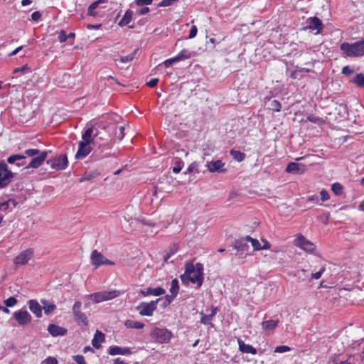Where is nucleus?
I'll return each instance as SVG.
<instances>
[{"instance_id": "44", "label": "nucleus", "mask_w": 364, "mask_h": 364, "mask_svg": "<svg viewBox=\"0 0 364 364\" xmlns=\"http://www.w3.org/2000/svg\"><path fill=\"white\" fill-rule=\"evenodd\" d=\"M4 303L7 307H12L18 303V300L14 296H10L4 300Z\"/></svg>"}, {"instance_id": "36", "label": "nucleus", "mask_w": 364, "mask_h": 364, "mask_svg": "<svg viewBox=\"0 0 364 364\" xmlns=\"http://www.w3.org/2000/svg\"><path fill=\"white\" fill-rule=\"evenodd\" d=\"M353 82L358 87L364 88V75L362 73L356 75L353 79Z\"/></svg>"}, {"instance_id": "62", "label": "nucleus", "mask_w": 364, "mask_h": 364, "mask_svg": "<svg viewBox=\"0 0 364 364\" xmlns=\"http://www.w3.org/2000/svg\"><path fill=\"white\" fill-rule=\"evenodd\" d=\"M182 248L181 245L180 243H173L172 245L170 247V250L171 251H173V250H178V249H181Z\"/></svg>"}, {"instance_id": "11", "label": "nucleus", "mask_w": 364, "mask_h": 364, "mask_svg": "<svg viewBox=\"0 0 364 364\" xmlns=\"http://www.w3.org/2000/svg\"><path fill=\"white\" fill-rule=\"evenodd\" d=\"M294 245L302 250H315L316 245L308 240L304 235L299 234L294 240Z\"/></svg>"}, {"instance_id": "41", "label": "nucleus", "mask_w": 364, "mask_h": 364, "mask_svg": "<svg viewBox=\"0 0 364 364\" xmlns=\"http://www.w3.org/2000/svg\"><path fill=\"white\" fill-rule=\"evenodd\" d=\"M343 186L339 183H335L331 186L332 191L335 193L336 196H340L342 193L343 191Z\"/></svg>"}, {"instance_id": "38", "label": "nucleus", "mask_w": 364, "mask_h": 364, "mask_svg": "<svg viewBox=\"0 0 364 364\" xmlns=\"http://www.w3.org/2000/svg\"><path fill=\"white\" fill-rule=\"evenodd\" d=\"M191 57L190 53L186 50H181L176 56H175V58L177 62L188 59Z\"/></svg>"}, {"instance_id": "48", "label": "nucleus", "mask_w": 364, "mask_h": 364, "mask_svg": "<svg viewBox=\"0 0 364 364\" xmlns=\"http://www.w3.org/2000/svg\"><path fill=\"white\" fill-rule=\"evenodd\" d=\"M183 161H181V160H177L176 162H175V166H173V171L176 173H178L181 171V170L182 169V166H183Z\"/></svg>"}, {"instance_id": "20", "label": "nucleus", "mask_w": 364, "mask_h": 364, "mask_svg": "<svg viewBox=\"0 0 364 364\" xmlns=\"http://www.w3.org/2000/svg\"><path fill=\"white\" fill-rule=\"evenodd\" d=\"M237 343L239 346V350L241 352L245 353H250L252 355L257 354V349L251 345L246 344L241 338H237Z\"/></svg>"}, {"instance_id": "56", "label": "nucleus", "mask_w": 364, "mask_h": 364, "mask_svg": "<svg viewBox=\"0 0 364 364\" xmlns=\"http://www.w3.org/2000/svg\"><path fill=\"white\" fill-rule=\"evenodd\" d=\"M26 70H30V68L28 67L27 65H23V66L21 67V68H18L14 69V73H17L18 72L24 73Z\"/></svg>"}, {"instance_id": "1", "label": "nucleus", "mask_w": 364, "mask_h": 364, "mask_svg": "<svg viewBox=\"0 0 364 364\" xmlns=\"http://www.w3.org/2000/svg\"><path fill=\"white\" fill-rule=\"evenodd\" d=\"M181 279L184 284L191 282L200 287L203 282V266L200 263L196 264L187 263L186 264L185 272L181 276Z\"/></svg>"}, {"instance_id": "37", "label": "nucleus", "mask_w": 364, "mask_h": 364, "mask_svg": "<svg viewBox=\"0 0 364 364\" xmlns=\"http://www.w3.org/2000/svg\"><path fill=\"white\" fill-rule=\"evenodd\" d=\"M137 52H138V49H135L132 53H130L126 56L120 57V58H119L120 62L125 63H128V62L133 60V59L134 58Z\"/></svg>"}, {"instance_id": "43", "label": "nucleus", "mask_w": 364, "mask_h": 364, "mask_svg": "<svg viewBox=\"0 0 364 364\" xmlns=\"http://www.w3.org/2000/svg\"><path fill=\"white\" fill-rule=\"evenodd\" d=\"M282 108L281 103L277 100H274L270 103V109L274 112H279Z\"/></svg>"}, {"instance_id": "42", "label": "nucleus", "mask_w": 364, "mask_h": 364, "mask_svg": "<svg viewBox=\"0 0 364 364\" xmlns=\"http://www.w3.org/2000/svg\"><path fill=\"white\" fill-rule=\"evenodd\" d=\"M108 155H109V154H102V151H101L100 147L97 150H95L93 152L92 157L95 160H98V159H102L104 157H106Z\"/></svg>"}, {"instance_id": "31", "label": "nucleus", "mask_w": 364, "mask_h": 364, "mask_svg": "<svg viewBox=\"0 0 364 364\" xmlns=\"http://www.w3.org/2000/svg\"><path fill=\"white\" fill-rule=\"evenodd\" d=\"M41 301L43 304L44 312L47 315L50 314L56 309V306L53 303L43 300H42Z\"/></svg>"}, {"instance_id": "35", "label": "nucleus", "mask_w": 364, "mask_h": 364, "mask_svg": "<svg viewBox=\"0 0 364 364\" xmlns=\"http://www.w3.org/2000/svg\"><path fill=\"white\" fill-rule=\"evenodd\" d=\"M101 2H102V0H98L91 4L88 7L87 15L91 16H96L97 13L95 12V9H96V8Z\"/></svg>"}, {"instance_id": "16", "label": "nucleus", "mask_w": 364, "mask_h": 364, "mask_svg": "<svg viewBox=\"0 0 364 364\" xmlns=\"http://www.w3.org/2000/svg\"><path fill=\"white\" fill-rule=\"evenodd\" d=\"M306 167L305 165L295 162L289 163L286 168V171L287 173L293 174H302L306 171Z\"/></svg>"}, {"instance_id": "57", "label": "nucleus", "mask_w": 364, "mask_h": 364, "mask_svg": "<svg viewBox=\"0 0 364 364\" xmlns=\"http://www.w3.org/2000/svg\"><path fill=\"white\" fill-rule=\"evenodd\" d=\"M320 194L322 201H326L329 199V194L326 191L322 190Z\"/></svg>"}, {"instance_id": "40", "label": "nucleus", "mask_w": 364, "mask_h": 364, "mask_svg": "<svg viewBox=\"0 0 364 364\" xmlns=\"http://www.w3.org/2000/svg\"><path fill=\"white\" fill-rule=\"evenodd\" d=\"M10 203H11L14 207L16 205L17 203L14 200H9L7 201H4L0 203V210L6 211L9 209Z\"/></svg>"}, {"instance_id": "47", "label": "nucleus", "mask_w": 364, "mask_h": 364, "mask_svg": "<svg viewBox=\"0 0 364 364\" xmlns=\"http://www.w3.org/2000/svg\"><path fill=\"white\" fill-rule=\"evenodd\" d=\"M25 154L30 157H34L40 154V150L38 149H29L25 151Z\"/></svg>"}, {"instance_id": "34", "label": "nucleus", "mask_w": 364, "mask_h": 364, "mask_svg": "<svg viewBox=\"0 0 364 364\" xmlns=\"http://www.w3.org/2000/svg\"><path fill=\"white\" fill-rule=\"evenodd\" d=\"M230 153L233 159L239 162L242 161L245 158V154L240 151L232 149Z\"/></svg>"}, {"instance_id": "2", "label": "nucleus", "mask_w": 364, "mask_h": 364, "mask_svg": "<svg viewBox=\"0 0 364 364\" xmlns=\"http://www.w3.org/2000/svg\"><path fill=\"white\" fill-rule=\"evenodd\" d=\"M340 49L346 57L363 56L364 55V38L353 43L344 42L341 44Z\"/></svg>"}, {"instance_id": "46", "label": "nucleus", "mask_w": 364, "mask_h": 364, "mask_svg": "<svg viewBox=\"0 0 364 364\" xmlns=\"http://www.w3.org/2000/svg\"><path fill=\"white\" fill-rule=\"evenodd\" d=\"M325 270H326V268L324 267H321L320 268L319 271H318L316 273L311 274V279H320L323 273L325 272Z\"/></svg>"}, {"instance_id": "3", "label": "nucleus", "mask_w": 364, "mask_h": 364, "mask_svg": "<svg viewBox=\"0 0 364 364\" xmlns=\"http://www.w3.org/2000/svg\"><path fill=\"white\" fill-rule=\"evenodd\" d=\"M250 247H252V250H261V244L259 240L250 236L236 240L233 245V247L237 250H246Z\"/></svg>"}, {"instance_id": "19", "label": "nucleus", "mask_w": 364, "mask_h": 364, "mask_svg": "<svg viewBox=\"0 0 364 364\" xmlns=\"http://www.w3.org/2000/svg\"><path fill=\"white\" fill-rule=\"evenodd\" d=\"M139 220L136 218H130L127 219L126 217H124V220L121 221L122 228L126 231L129 232L133 230L132 226L134 227L137 225H139Z\"/></svg>"}, {"instance_id": "14", "label": "nucleus", "mask_w": 364, "mask_h": 364, "mask_svg": "<svg viewBox=\"0 0 364 364\" xmlns=\"http://www.w3.org/2000/svg\"><path fill=\"white\" fill-rule=\"evenodd\" d=\"M99 132L93 127L87 128L82 136L83 141L81 142L94 143L95 139L99 135Z\"/></svg>"}, {"instance_id": "50", "label": "nucleus", "mask_w": 364, "mask_h": 364, "mask_svg": "<svg viewBox=\"0 0 364 364\" xmlns=\"http://www.w3.org/2000/svg\"><path fill=\"white\" fill-rule=\"evenodd\" d=\"M67 39H68V36H67L65 31L63 30L60 31L58 34V40L61 43H64L67 41Z\"/></svg>"}, {"instance_id": "45", "label": "nucleus", "mask_w": 364, "mask_h": 364, "mask_svg": "<svg viewBox=\"0 0 364 364\" xmlns=\"http://www.w3.org/2000/svg\"><path fill=\"white\" fill-rule=\"evenodd\" d=\"M178 0H162L159 4V7H166L173 5Z\"/></svg>"}, {"instance_id": "5", "label": "nucleus", "mask_w": 364, "mask_h": 364, "mask_svg": "<svg viewBox=\"0 0 364 364\" xmlns=\"http://www.w3.org/2000/svg\"><path fill=\"white\" fill-rule=\"evenodd\" d=\"M150 336L157 343H167L172 337V333L166 328L156 327L151 331Z\"/></svg>"}, {"instance_id": "32", "label": "nucleus", "mask_w": 364, "mask_h": 364, "mask_svg": "<svg viewBox=\"0 0 364 364\" xmlns=\"http://www.w3.org/2000/svg\"><path fill=\"white\" fill-rule=\"evenodd\" d=\"M109 128H111L113 130H115V136L119 139L122 140L124 136V127L121 126L119 127L118 130H117V127L115 124H112L111 126L108 127Z\"/></svg>"}, {"instance_id": "10", "label": "nucleus", "mask_w": 364, "mask_h": 364, "mask_svg": "<svg viewBox=\"0 0 364 364\" xmlns=\"http://www.w3.org/2000/svg\"><path fill=\"white\" fill-rule=\"evenodd\" d=\"M81 306L82 304L80 301H77L75 302L73 306V313L74 315V318L76 322L78 323H82L85 326H87L88 323L87 318L86 315L81 311Z\"/></svg>"}, {"instance_id": "17", "label": "nucleus", "mask_w": 364, "mask_h": 364, "mask_svg": "<svg viewBox=\"0 0 364 364\" xmlns=\"http://www.w3.org/2000/svg\"><path fill=\"white\" fill-rule=\"evenodd\" d=\"M33 252H21L14 259V264L17 266L26 264L32 257Z\"/></svg>"}, {"instance_id": "24", "label": "nucleus", "mask_w": 364, "mask_h": 364, "mask_svg": "<svg viewBox=\"0 0 364 364\" xmlns=\"http://www.w3.org/2000/svg\"><path fill=\"white\" fill-rule=\"evenodd\" d=\"M29 309L36 315V317L42 316V307L36 300L31 299L28 302Z\"/></svg>"}, {"instance_id": "25", "label": "nucleus", "mask_w": 364, "mask_h": 364, "mask_svg": "<svg viewBox=\"0 0 364 364\" xmlns=\"http://www.w3.org/2000/svg\"><path fill=\"white\" fill-rule=\"evenodd\" d=\"M309 28L311 30H316L317 33H321L323 26L322 21L317 17L310 18L309 19Z\"/></svg>"}, {"instance_id": "18", "label": "nucleus", "mask_w": 364, "mask_h": 364, "mask_svg": "<svg viewBox=\"0 0 364 364\" xmlns=\"http://www.w3.org/2000/svg\"><path fill=\"white\" fill-rule=\"evenodd\" d=\"M108 353L111 355H128L132 353V350L129 348H122L117 346H113L109 347L108 350Z\"/></svg>"}, {"instance_id": "26", "label": "nucleus", "mask_w": 364, "mask_h": 364, "mask_svg": "<svg viewBox=\"0 0 364 364\" xmlns=\"http://www.w3.org/2000/svg\"><path fill=\"white\" fill-rule=\"evenodd\" d=\"M100 171L98 170H92V171H87L85 172L83 176L80 178L79 182L82 183L86 181H91L95 178H97L98 176H100Z\"/></svg>"}, {"instance_id": "9", "label": "nucleus", "mask_w": 364, "mask_h": 364, "mask_svg": "<svg viewBox=\"0 0 364 364\" xmlns=\"http://www.w3.org/2000/svg\"><path fill=\"white\" fill-rule=\"evenodd\" d=\"M92 264L98 267L101 265H114L115 263L106 258L100 252H92L90 256Z\"/></svg>"}, {"instance_id": "61", "label": "nucleus", "mask_w": 364, "mask_h": 364, "mask_svg": "<svg viewBox=\"0 0 364 364\" xmlns=\"http://www.w3.org/2000/svg\"><path fill=\"white\" fill-rule=\"evenodd\" d=\"M176 62H177V61L174 57V58H172L165 60L164 62V64L166 68H168V67L171 66L173 63H176Z\"/></svg>"}, {"instance_id": "58", "label": "nucleus", "mask_w": 364, "mask_h": 364, "mask_svg": "<svg viewBox=\"0 0 364 364\" xmlns=\"http://www.w3.org/2000/svg\"><path fill=\"white\" fill-rule=\"evenodd\" d=\"M159 82L158 78H153L149 82L146 83V85L150 87H154L157 85Z\"/></svg>"}, {"instance_id": "29", "label": "nucleus", "mask_w": 364, "mask_h": 364, "mask_svg": "<svg viewBox=\"0 0 364 364\" xmlns=\"http://www.w3.org/2000/svg\"><path fill=\"white\" fill-rule=\"evenodd\" d=\"M133 18V11L130 9L126 11L124 16L119 22V26H124L128 25Z\"/></svg>"}, {"instance_id": "7", "label": "nucleus", "mask_w": 364, "mask_h": 364, "mask_svg": "<svg viewBox=\"0 0 364 364\" xmlns=\"http://www.w3.org/2000/svg\"><path fill=\"white\" fill-rule=\"evenodd\" d=\"M13 318H15L19 326H26L30 323L32 319L31 314L25 309L14 312Z\"/></svg>"}, {"instance_id": "54", "label": "nucleus", "mask_w": 364, "mask_h": 364, "mask_svg": "<svg viewBox=\"0 0 364 364\" xmlns=\"http://www.w3.org/2000/svg\"><path fill=\"white\" fill-rule=\"evenodd\" d=\"M262 242L263 245H261V250H268L271 248V245L267 240L262 239Z\"/></svg>"}, {"instance_id": "49", "label": "nucleus", "mask_w": 364, "mask_h": 364, "mask_svg": "<svg viewBox=\"0 0 364 364\" xmlns=\"http://www.w3.org/2000/svg\"><path fill=\"white\" fill-rule=\"evenodd\" d=\"M290 350V348L287 346H279L274 349L275 353H282Z\"/></svg>"}, {"instance_id": "27", "label": "nucleus", "mask_w": 364, "mask_h": 364, "mask_svg": "<svg viewBox=\"0 0 364 364\" xmlns=\"http://www.w3.org/2000/svg\"><path fill=\"white\" fill-rule=\"evenodd\" d=\"M166 292L165 289L162 287H156V288H148L146 291H142L141 294L146 296L148 295H154V296H161L164 294Z\"/></svg>"}, {"instance_id": "64", "label": "nucleus", "mask_w": 364, "mask_h": 364, "mask_svg": "<svg viewBox=\"0 0 364 364\" xmlns=\"http://www.w3.org/2000/svg\"><path fill=\"white\" fill-rule=\"evenodd\" d=\"M114 364H128L121 358H117L114 360Z\"/></svg>"}, {"instance_id": "30", "label": "nucleus", "mask_w": 364, "mask_h": 364, "mask_svg": "<svg viewBox=\"0 0 364 364\" xmlns=\"http://www.w3.org/2000/svg\"><path fill=\"white\" fill-rule=\"evenodd\" d=\"M124 325L128 328L141 329L144 328V324L143 323L136 321L134 320H127Z\"/></svg>"}, {"instance_id": "52", "label": "nucleus", "mask_w": 364, "mask_h": 364, "mask_svg": "<svg viewBox=\"0 0 364 364\" xmlns=\"http://www.w3.org/2000/svg\"><path fill=\"white\" fill-rule=\"evenodd\" d=\"M197 32H198V28L196 26H191V28L190 30V33H189V36H188V38H194L196 34H197Z\"/></svg>"}, {"instance_id": "6", "label": "nucleus", "mask_w": 364, "mask_h": 364, "mask_svg": "<svg viewBox=\"0 0 364 364\" xmlns=\"http://www.w3.org/2000/svg\"><path fill=\"white\" fill-rule=\"evenodd\" d=\"M53 169L59 171L65 169L68 166V157L66 154H60L46 161Z\"/></svg>"}, {"instance_id": "15", "label": "nucleus", "mask_w": 364, "mask_h": 364, "mask_svg": "<svg viewBox=\"0 0 364 364\" xmlns=\"http://www.w3.org/2000/svg\"><path fill=\"white\" fill-rule=\"evenodd\" d=\"M91 144H88L87 142H79L78 150L75 154V159H81L85 158L91 152Z\"/></svg>"}, {"instance_id": "13", "label": "nucleus", "mask_w": 364, "mask_h": 364, "mask_svg": "<svg viewBox=\"0 0 364 364\" xmlns=\"http://www.w3.org/2000/svg\"><path fill=\"white\" fill-rule=\"evenodd\" d=\"M14 176V173L8 169L4 161L0 162V178L8 185Z\"/></svg>"}, {"instance_id": "8", "label": "nucleus", "mask_w": 364, "mask_h": 364, "mask_svg": "<svg viewBox=\"0 0 364 364\" xmlns=\"http://www.w3.org/2000/svg\"><path fill=\"white\" fill-rule=\"evenodd\" d=\"M159 300L160 299H158L156 301H151L149 303H141L140 305L137 306L139 314L141 316H152L154 311L156 309L157 304Z\"/></svg>"}, {"instance_id": "22", "label": "nucleus", "mask_w": 364, "mask_h": 364, "mask_svg": "<svg viewBox=\"0 0 364 364\" xmlns=\"http://www.w3.org/2000/svg\"><path fill=\"white\" fill-rule=\"evenodd\" d=\"M48 331L53 336H65L67 333L66 328L55 324H50Z\"/></svg>"}, {"instance_id": "63", "label": "nucleus", "mask_w": 364, "mask_h": 364, "mask_svg": "<svg viewBox=\"0 0 364 364\" xmlns=\"http://www.w3.org/2000/svg\"><path fill=\"white\" fill-rule=\"evenodd\" d=\"M149 12V8L148 7H143L140 10L138 11V13L139 15H144Z\"/></svg>"}, {"instance_id": "23", "label": "nucleus", "mask_w": 364, "mask_h": 364, "mask_svg": "<svg viewBox=\"0 0 364 364\" xmlns=\"http://www.w3.org/2000/svg\"><path fill=\"white\" fill-rule=\"evenodd\" d=\"M224 166V163H223L220 160H217L215 161H210L208 164V169L210 172H224L225 170L223 168Z\"/></svg>"}, {"instance_id": "53", "label": "nucleus", "mask_w": 364, "mask_h": 364, "mask_svg": "<svg viewBox=\"0 0 364 364\" xmlns=\"http://www.w3.org/2000/svg\"><path fill=\"white\" fill-rule=\"evenodd\" d=\"M152 0H135V3L138 6L149 5Z\"/></svg>"}, {"instance_id": "21", "label": "nucleus", "mask_w": 364, "mask_h": 364, "mask_svg": "<svg viewBox=\"0 0 364 364\" xmlns=\"http://www.w3.org/2000/svg\"><path fill=\"white\" fill-rule=\"evenodd\" d=\"M279 320L269 319L262 322L261 326L264 331L268 333H272L274 330L277 327Z\"/></svg>"}, {"instance_id": "39", "label": "nucleus", "mask_w": 364, "mask_h": 364, "mask_svg": "<svg viewBox=\"0 0 364 364\" xmlns=\"http://www.w3.org/2000/svg\"><path fill=\"white\" fill-rule=\"evenodd\" d=\"M307 120L318 124H323L325 123V120L323 118L316 117L313 114L309 115L307 117Z\"/></svg>"}, {"instance_id": "60", "label": "nucleus", "mask_w": 364, "mask_h": 364, "mask_svg": "<svg viewBox=\"0 0 364 364\" xmlns=\"http://www.w3.org/2000/svg\"><path fill=\"white\" fill-rule=\"evenodd\" d=\"M41 17V14L39 11H35L31 14V18L34 21H38Z\"/></svg>"}, {"instance_id": "33", "label": "nucleus", "mask_w": 364, "mask_h": 364, "mask_svg": "<svg viewBox=\"0 0 364 364\" xmlns=\"http://www.w3.org/2000/svg\"><path fill=\"white\" fill-rule=\"evenodd\" d=\"M179 291V284L177 279H174L171 281L170 292L172 294V298H175Z\"/></svg>"}, {"instance_id": "59", "label": "nucleus", "mask_w": 364, "mask_h": 364, "mask_svg": "<svg viewBox=\"0 0 364 364\" xmlns=\"http://www.w3.org/2000/svg\"><path fill=\"white\" fill-rule=\"evenodd\" d=\"M75 360L77 364H87L82 355H76Z\"/></svg>"}, {"instance_id": "12", "label": "nucleus", "mask_w": 364, "mask_h": 364, "mask_svg": "<svg viewBox=\"0 0 364 364\" xmlns=\"http://www.w3.org/2000/svg\"><path fill=\"white\" fill-rule=\"evenodd\" d=\"M48 154V151H40V154H38L37 156H34L31 162L26 166L27 168H37L42 165V164L45 161Z\"/></svg>"}, {"instance_id": "55", "label": "nucleus", "mask_w": 364, "mask_h": 364, "mask_svg": "<svg viewBox=\"0 0 364 364\" xmlns=\"http://www.w3.org/2000/svg\"><path fill=\"white\" fill-rule=\"evenodd\" d=\"M341 73L344 75H349L353 73V70L349 66L346 65L343 68Z\"/></svg>"}, {"instance_id": "51", "label": "nucleus", "mask_w": 364, "mask_h": 364, "mask_svg": "<svg viewBox=\"0 0 364 364\" xmlns=\"http://www.w3.org/2000/svg\"><path fill=\"white\" fill-rule=\"evenodd\" d=\"M41 364H58V360L53 357H48Z\"/></svg>"}, {"instance_id": "28", "label": "nucleus", "mask_w": 364, "mask_h": 364, "mask_svg": "<svg viewBox=\"0 0 364 364\" xmlns=\"http://www.w3.org/2000/svg\"><path fill=\"white\" fill-rule=\"evenodd\" d=\"M105 341V334L101 331H97L92 341V344L95 348H99L101 343Z\"/></svg>"}, {"instance_id": "4", "label": "nucleus", "mask_w": 364, "mask_h": 364, "mask_svg": "<svg viewBox=\"0 0 364 364\" xmlns=\"http://www.w3.org/2000/svg\"><path fill=\"white\" fill-rule=\"evenodd\" d=\"M120 294L117 290H107L96 292L87 295L86 297L92 300L95 303H100L105 301L110 300L119 296Z\"/></svg>"}]
</instances>
